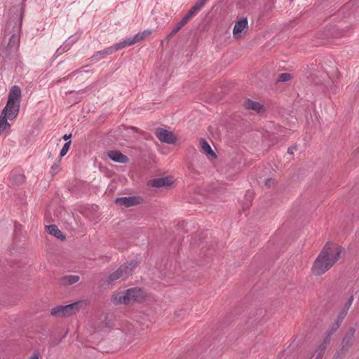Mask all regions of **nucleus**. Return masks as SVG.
Segmentation results:
<instances>
[{
  "instance_id": "nucleus-1",
  "label": "nucleus",
  "mask_w": 359,
  "mask_h": 359,
  "mask_svg": "<svg viewBox=\"0 0 359 359\" xmlns=\"http://www.w3.org/2000/svg\"><path fill=\"white\" fill-rule=\"evenodd\" d=\"M344 252V248L333 243H327L316 259L311 271L315 276H320L328 271Z\"/></svg>"
},
{
  "instance_id": "nucleus-2",
  "label": "nucleus",
  "mask_w": 359,
  "mask_h": 359,
  "mask_svg": "<svg viewBox=\"0 0 359 359\" xmlns=\"http://www.w3.org/2000/svg\"><path fill=\"white\" fill-rule=\"evenodd\" d=\"M144 296V291L137 287L128 289L123 295L118 297L117 302L129 304L134 302L140 301Z\"/></svg>"
},
{
  "instance_id": "nucleus-3",
  "label": "nucleus",
  "mask_w": 359,
  "mask_h": 359,
  "mask_svg": "<svg viewBox=\"0 0 359 359\" xmlns=\"http://www.w3.org/2000/svg\"><path fill=\"white\" fill-rule=\"evenodd\" d=\"M79 310V302L72 303L65 306H57L51 309L50 314L56 318L69 317Z\"/></svg>"
},
{
  "instance_id": "nucleus-4",
  "label": "nucleus",
  "mask_w": 359,
  "mask_h": 359,
  "mask_svg": "<svg viewBox=\"0 0 359 359\" xmlns=\"http://www.w3.org/2000/svg\"><path fill=\"white\" fill-rule=\"evenodd\" d=\"M248 22L247 18H243L236 22L233 29V35L235 39H239L247 34Z\"/></svg>"
},
{
  "instance_id": "nucleus-5",
  "label": "nucleus",
  "mask_w": 359,
  "mask_h": 359,
  "mask_svg": "<svg viewBox=\"0 0 359 359\" xmlns=\"http://www.w3.org/2000/svg\"><path fill=\"white\" fill-rule=\"evenodd\" d=\"M19 109L20 102L8 101L6 106L3 109L2 114L6 116L8 119L13 120L18 114Z\"/></svg>"
},
{
  "instance_id": "nucleus-6",
  "label": "nucleus",
  "mask_w": 359,
  "mask_h": 359,
  "mask_svg": "<svg viewBox=\"0 0 359 359\" xmlns=\"http://www.w3.org/2000/svg\"><path fill=\"white\" fill-rule=\"evenodd\" d=\"M155 135L161 142L174 144L176 142L174 134L165 129L157 128L155 131Z\"/></svg>"
},
{
  "instance_id": "nucleus-7",
  "label": "nucleus",
  "mask_w": 359,
  "mask_h": 359,
  "mask_svg": "<svg viewBox=\"0 0 359 359\" xmlns=\"http://www.w3.org/2000/svg\"><path fill=\"white\" fill-rule=\"evenodd\" d=\"M129 276V270L126 266H121L116 271L109 276L108 283L113 284L118 280H124Z\"/></svg>"
},
{
  "instance_id": "nucleus-8",
  "label": "nucleus",
  "mask_w": 359,
  "mask_h": 359,
  "mask_svg": "<svg viewBox=\"0 0 359 359\" xmlns=\"http://www.w3.org/2000/svg\"><path fill=\"white\" fill-rule=\"evenodd\" d=\"M19 37L16 34H13L9 40V42L5 49L6 57L11 59L13 53H15L18 46Z\"/></svg>"
},
{
  "instance_id": "nucleus-9",
  "label": "nucleus",
  "mask_w": 359,
  "mask_h": 359,
  "mask_svg": "<svg viewBox=\"0 0 359 359\" xmlns=\"http://www.w3.org/2000/svg\"><path fill=\"white\" fill-rule=\"evenodd\" d=\"M107 156L113 161L119 163H126L129 158L118 150H110L107 152Z\"/></svg>"
},
{
  "instance_id": "nucleus-10",
  "label": "nucleus",
  "mask_w": 359,
  "mask_h": 359,
  "mask_svg": "<svg viewBox=\"0 0 359 359\" xmlns=\"http://www.w3.org/2000/svg\"><path fill=\"white\" fill-rule=\"evenodd\" d=\"M173 182L172 177L168 176L164 177L154 178L149 181V184L153 187H170Z\"/></svg>"
},
{
  "instance_id": "nucleus-11",
  "label": "nucleus",
  "mask_w": 359,
  "mask_h": 359,
  "mask_svg": "<svg viewBox=\"0 0 359 359\" xmlns=\"http://www.w3.org/2000/svg\"><path fill=\"white\" fill-rule=\"evenodd\" d=\"M355 332V330L353 327H351L346 333L341 344V349L342 351H348L349 347L352 345Z\"/></svg>"
},
{
  "instance_id": "nucleus-12",
  "label": "nucleus",
  "mask_w": 359,
  "mask_h": 359,
  "mask_svg": "<svg viewBox=\"0 0 359 359\" xmlns=\"http://www.w3.org/2000/svg\"><path fill=\"white\" fill-rule=\"evenodd\" d=\"M243 106L245 109L253 110L257 113H262L264 111V106L262 104L250 99H245L243 101Z\"/></svg>"
},
{
  "instance_id": "nucleus-13",
  "label": "nucleus",
  "mask_w": 359,
  "mask_h": 359,
  "mask_svg": "<svg viewBox=\"0 0 359 359\" xmlns=\"http://www.w3.org/2000/svg\"><path fill=\"white\" fill-rule=\"evenodd\" d=\"M113 53V49H111V46L106 48L103 50H100L95 52L90 58L89 60L92 62H96L99 60L104 58L109 55H111Z\"/></svg>"
},
{
  "instance_id": "nucleus-14",
  "label": "nucleus",
  "mask_w": 359,
  "mask_h": 359,
  "mask_svg": "<svg viewBox=\"0 0 359 359\" xmlns=\"http://www.w3.org/2000/svg\"><path fill=\"white\" fill-rule=\"evenodd\" d=\"M116 203L125 207H130L137 203V199L135 196L117 198L115 201Z\"/></svg>"
},
{
  "instance_id": "nucleus-15",
  "label": "nucleus",
  "mask_w": 359,
  "mask_h": 359,
  "mask_svg": "<svg viewBox=\"0 0 359 359\" xmlns=\"http://www.w3.org/2000/svg\"><path fill=\"white\" fill-rule=\"evenodd\" d=\"M21 93L20 88L18 86H13L9 91L8 101L20 102Z\"/></svg>"
},
{
  "instance_id": "nucleus-16",
  "label": "nucleus",
  "mask_w": 359,
  "mask_h": 359,
  "mask_svg": "<svg viewBox=\"0 0 359 359\" xmlns=\"http://www.w3.org/2000/svg\"><path fill=\"white\" fill-rule=\"evenodd\" d=\"M46 229L48 233L53 235L61 241L65 240V236L63 233L57 228L55 224L48 225L46 226Z\"/></svg>"
},
{
  "instance_id": "nucleus-17",
  "label": "nucleus",
  "mask_w": 359,
  "mask_h": 359,
  "mask_svg": "<svg viewBox=\"0 0 359 359\" xmlns=\"http://www.w3.org/2000/svg\"><path fill=\"white\" fill-rule=\"evenodd\" d=\"M135 43V41H134L133 37H132L131 39H128L123 40V41L114 44V46H111V49H113V53H114L118 50L123 49L127 46H130Z\"/></svg>"
},
{
  "instance_id": "nucleus-18",
  "label": "nucleus",
  "mask_w": 359,
  "mask_h": 359,
  "mask_svg": "<svg viewBox=\"0 0 359 359\" xmlns=\"http://www.w3.org/2000/svg\"><path fill=\"white\" fill-rule=\"evenodd\" d=\"M353 301V296L351 295L348 301L345 303L341 310L339 311L337 318L343 321L345 316L347 315L348 311L349 310Z\"/></svg>"
},
{
  "instance_id": "nucleus-19",
  "label": "nucleus",
  "mask_w": 359,
  "mask_h": 359,
  "mask_svg": "<svg viewBox=\"0 0 359 359\" xmlns=\"http://www.w3.org/2000/svg\"><path fill=\"white\" fill-rule=\"evenodd\" d=\"M200 144H201V147L202 150L205 153L210 155L212 158H217L216 154L213 151L211 147L210 146V144L208 143V142L205 140L201 138L200 140Z\"/></svg>"
},
{
  "instance_id": "nucleus-20",
  "label": "nucleus",
  "mask_w": 359,
  "mask_h": 359,
  "mask_svg": "<svg viewBox=\"0 0 359 359\" xmlns=\"http://www.w3.org/2000/svg\"><path fill=\"white\" fill-rule=\"evenodd\" d=\"M80 278L76 275H69L64 276L61 280V283L64 285H70L77 283Z\"/></svg>"
},
{
  "instance_id": "nucleus-21",
  "label": "nucleus",
  "mask_w": 359,
  "mask_h": 359,
  "mask_svg": "<svg viewBox=\"0 0 359 359\" xmlns=\"http://www.w3.org/2000/svg\"><path fill=\"white\" fill-rule=\"evenodd\" d=\"M151 34V30L150 29H146L144 30L142 32H139L136 34L135 36H133L134 41H135V43L144 39L145 38L148 37Z\"/></svg>"
},
{
  "instance_id": "nucleus-22",
  "label": "nucleus",
  "mask_w": 359,
  "mask_h": 359,
  "mask_svg": "<svg viewBox=\"0 0 359 359\" xmlns=\"http://www.w3.org/2000/svg\"><path fill=\"white\" fill-rule=\"evenodd\" d=\"M8 119L6 116L1 114L0 116V133L4 132L7 128L10 127V124L8 123Z\"/></svg>"
},
{
  "instance_id": "nucleus-23",
  "label": "nucleus",
  "mask_w": 359,
  "mask_h": 359,
  "mask_svg": "<svg viewBox=\"0 0 359 359\" xmlns=\"http://www.w3.org/2000/svg\"><path fill=\"white\" fill-rule=\"evenodd\" d=\"M196 13L197 12L191 8L181 20L186 25Z\"/></svg>"
},
{
  "instance_id": "nucleus-24",
  "label": "nucleus",
  "mask_w": 359,
  "mask_h": 359,
  "mask_svg": "<svg viewBox=\"0 0 359 359\" xmlns=\"http://www.w3.org/2000/svg\"><path fill=\"white\" fill-rule=\"evenodd\" d=\"M341 323H342V320L337 318L336 322L331 325V327L327 332L328 333H330V334L332 335L338 330V328L339 327Z\"/></svg>"
},
{
  "instance_id": "nucleus-25",
  "label": "nucleus",
  "mask_w": 359,
  "mask_h": 359,
  "mask_svg": "<svg viewBox=\"0 0 359 359\" xmlns=\"http://www.w3.org/2000/svg\"><path fill=\"white\" fill-rule=\"evenodd\" d=\"M208 0H198L191 8L197 13L204 6Z\"/></svg>"
},
{
  "instance_id": "nucleus-26",
  "label": "nucleus",
  "mask_w": 359,
  "mask_h": 359,
  "mask_svg": "<svg viewBox=\"0 0 359 359\" xmlns=\"http://www.w3.org/2000/svg\"><path fill=\"white\" fill-rule=\"evenodd\" d=\"M138 265V262L135 260H132L126 264H123V266H126L127 269L129 270V276L131 274L133 270Z\"/></svg>"
},
{
  "instance_id": "nucleus-27",
  "label": "nucleus",
  "mask_w": 359,
  "mask_h": 359,
  "mask_svg": "<svg viewBox=\"0 0 359 359\" xmlns=\"http://www.w3.org/2000/svg\"><path fill=\"white\" fill-rule=\"evenodd\" d=\"M291 78H292V76H291L290 74L282 73L278 75L277 81H281V82H285V81H287L290 80Z\"/></svg>"
},
{
  "instance_id": "nucleus-28",
  "label": "nucleus",
  "mask_w": 359,
  "mask_h": 359,
  "mask_svg": "<svg viewBox=\"0 0 359 359\" xmlns=\"http://www.w3.org/2000/svg\"><path fill=\"white\" fill-rule=\"evenodd\" d=\"M70 145H71L70 140L65 143V144L63 145V147L62 148L60 153V157H63L64 156L66 155V154L67 153V151L69 149Z\"/></svg>"
},
{
  "instance_id": "nucleus-29",
  "label": "nucleus",
  "mask_w": 359,
  "mask_h": 359,
  "mask_svg": "<svg viewBox=\"0 0 359 359\" xmlns=\"http://www.w3.org/2000/svg\"><path fill=\"white\" fill-rule=\"evenodd\" d=\"M184 25L185 24L180 20L171 31V35H175Z\"/></svg>"
},
{
  "instance_id": "nucleus-30",
  "label": "nucleus",
  "mask_w": 359,
  "mask_h": 359,
  "mask_svg": "<svg viewBox=\"0 0 359 359\" xmlns=\"http://www.w3.org/2000/svg\"><path fill=\"white\" fill-rule=\"evenodd\" d=\"M24 175H12V180L14 181L15 184H20L24 181Z\"/></svg>"
},
{
  "instance_id": "nucleus-31",
  "label": "nucleus",
  "mask_w": 359,
  "mask_h": 359,
  "mask_svg": "<svg viewBox=\"0 0 359 359\" xmlns=\"http://www.w3.org/2000/svg\"><path fill=\"white\" fill-rule=\"evenodd\" d=\"M60 160H58L57 162H55L52 166H51V168H50V172L51 174L53 175H55V173L57 172V171L59 170V166H60Z\"/></svg>"
},
{
  "instance_id": "nucleus-32",
  "label": "nucleus",
  "mask_w": 359,
  "mask_h": 359,
  "mask_svg": "<svg viewBox=\"0 0 359 359\" xmlns=\"http://www.w3.org/2000/svg\"><path fill=\"white\" fill-rule=\"evenodd\" d=\"M326 347H327V345H326V344H323V343H321V344L319 345V347H318V351H319V352H318V353H321V356H322V357H323V353L324 351L325 350Z\"/></svg>"
},
{
  "instance_id": "nucleus-33",
  "label": "nucleus",
  "mask_w": 359,
  "mask_h": 359,
  "mask_svg": "<svg viewBox=\"0 0 359 359\" xmlns=\"http://www.w3.org/2000/svg\"><path fill=\"white\" fill-rule=\"evenodd\" d=\"M332 334H330L327 332H326V336L323 339V344L327 345L330 343Z\"/></svg>"
},
{
  "instance_id": "nucleus-34",
  "label": "nucleus",
  "mask_w": 359,
  "mask_h": 359,
  "mask_svg": "<svg viewBox=\"0 0 359 359\" xmlns=\"http://www.w3.org/2000/svg\"><path fill=\"white\" fill-rule=\"evenodd\" d=\"M297 145H293V146H291L290 147L288 148L287 149V154H293L294 152L295 151H297Z\"/></svg>"
},
{
  "instance_id": "nucleus-35",
  "label": "nucleus",
  "mask_w": 359,
  "mask_h": 359,
  "mask_svg": "<svg viewBox=\"0 0 359 359\" xmlns=\"http://www.w3.org/2000/svg\"><path fill=\"white\" fill-rule=\"evenodd\" d=\"M265 186L268 187H271L273 184H274V180L271 178H269V179H266L265 180Z\"/></svg>"
},
{
  "instance_id": "nucleus-36",
  "label": "nucleus",
  "mask_w": 359,
  "mask_h": 359,
  "mask_svg": "<svg viewBox=\"0 0 359 359\" xmlns=\"http://www.w3.org/2000/svg\"><path fill=\"white\" fill-rule=\"evenodd\" d=\"M184 313V311L183 309H181V310H179V311H177L175 312V315L177 317H180L181 316H182V314Z\"/></svg>"
},
{
  "instance_id": "nucleus-37",
  "label": "nucleus",
  "mask_w": 359,
  "mask_h": 359,
  "mask_svg": "<svg viewBox=\"0 0 359 359\" xmlns=\"http://www.w3.org/2000/svg\"><path fill=\"white\" fill-rule=\"evenodd\" d=\"M72 137V134H65L63 135L62 138L65 140H68L69 139H70Z\"/></svg>"
},
{
  "instance_id": "nucleus-38",
  "label": "nucleus",
  "mask_w": 359,
  "mask_h": 359,
  "mask_svg": "<svg viewBox=\"0 0 359 359\" xmlns=\"http://www.w3.org/2000/svg\"><path fill=\"white\" fill-rule=\"evenodd\" d=\"M189 170L191 172H194V173H196V170H195V168H194V166L192 165H190L189 166Z\"/></svg>"
},
{
  "instance_id": "nucleus-39",
  "label": "nucleus",
  "mask_w": 359,
  "mask_h": 359,
  "mask_svg": "<svg viewBox=\"0 0 359 359\" xmlns=\"http://www.w3.org/2000/svg\"><path fill=\"white\" fill-rule=\"evenodd\" d=\"M30 359H39V354L36 353H34L32 356L30 358Z\"/></svg>"
},
{
  "instance_id": "nucleus-40",
  "label": "nucleus",
  "mask_w": 359,
  "mask_h": 359,
  "mask_svg": "<svg viewBox=\"0 0 359 359\" xmlns=\"http://www.w3.org/2000/svg\"><path fill=\"white\" fill-rule=\"evenodd\" d=\"M174 35H171V32L167 36L166 40H170Z\"/></svg>"
},
{
  "instance_id": "nucleus-41",
  "label": "nucleus",
  "mask_w": 359,
  "mask_h": 359,
  "mask_svg": "<svg viewBox=\"0 0 359 359\" xmlns=\"http://www.w3.org/2000/svg\"><path fill=\"white\" fill-rule=\"evenodd\" d=\"M315 359H322L321 353H318Z\"/></svg>"
},
{
  "instance_id": "nucleus-42",
  "label": "nucleus",
  "mask_w": 359,
  "mask_h": 359,
  "mask_svg": "<svg viewBox=\"0 0 359 359\" xmlns=\"http://www.w3.org/2000/svg\"><path fill=\"white\" fill-rule=\"evenodd\" d=\"M80 72L81 71H80L79 69V70H76V71L73 72L72 73V74H74H74H76V73H77V72Z\"/></svg>"
},
{
  "instance_id": "nucleus-43",
  "label": "nucleus",
  "mask_w": 359,
  "mask_h": 359,
  "mask_svg": "<svg viewBox=\"0 0 359 359\" xmlns=\"http://www.w3.org/2000/svg\"><path fill=\"white\" fill-rule=\"evenodd\" d=\"M131 128H132L133 130H135V131H137V130H138V129H137V128H135V127H131Z\"/></svg>"
}]
</instances>
